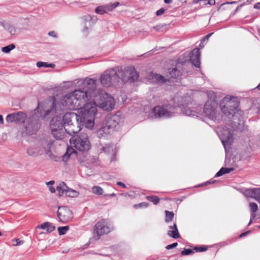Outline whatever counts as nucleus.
Segmentation results:
<instances>
[{
  "label": "nucleus",
  "mask_w": 260,
  "mask_h": 260,
  "mask_svg": "<svg viewBox=\"0 0 260 260\" xmlns=\"http://www.w3.org/2000/svg\"><path fill=\"white\" fill-rule=\"evenodd\" d=\"M103 150L106 153H110L111 151L113 152V154L111 158V161H113L115 159V151H114V148L112 146L108 144L106 145L105 147H103Z\"/></svg>",
  "instance_id": "31"
},
{
  "label": "nucleus",
  "mask_w": 260,
  "mask_h": 260,
  "mask_svg": "<svg viewBox=\"0 0 260 260\" xmlns=\"http://www.w3.org/2000/svg\"><path fill=\"white\" fill-rule=\"evenodd\" d=\"M242 5H240V6L238 7L234 11V12L233 13V14H236L238 11L239 10V8L242 6Z\"/></svg>",
  "instance_id": "64"
},
{
  "label": "nucleus",
  "mask_w": 260,
  "mask_h": 260,
  "mask_svg": "<svg viewBox=\"0 0 260 260\" xmlns=\"http://www.w3.org/2000/svg\"><path fill=\"white\" fill-rule=\"evenodd\" d=\"M217 104L213 101H208L204 108V113L206 116L216 122H219L222 119L220 113H217L216 108Z\"/></svg>",
  "instance_id": "10"
},
{
  "label": "nucleus",
  "mask_w": 260,
  "mask_h": 260,
  "mask_svg": "<svg viewBox=\"0 0 260 260\" xmlns=\"http://www.w3.org/2000/svg\"><path fill=\"white\" fill-rule=\"evenodd\" d=\"M27 153L29 156H36L38 154H43V151L40 150V147L38 145L37 147H30L28 148Z\"/></svg>",
  "instance_id": "24"
},
{
  "label": "nucleus",
  "mask_w": 260,
  "mask_h": 260,
  "mask_svg": "<svg viewBox=\"0 0 260 260\" xmlns=\"http://www.w3.org/2000/svg\"><path fill=\"white\" fill-rule=\"evenodd\" d=\"M96 80L86 78L79 79L76 83V86L79 89L65 95L61 100L62 107L69 110L79 109L85 105L89 101L88 96L91 98L97 96L95 95V84Z\"/></svg>",
  "instance_id": "1"
},
{
  "label": "nucleus",
  "mask_w": 260,
  "mask_h": 260,
  "mask_svg": "<svg viewBox=\"0 0 260 260\" xmlns=\"http://www.w3.org/2000/svg\"><path fill=\"white\" fill-rule=\"evenodd\" d=\"M37 66L39 68L41 67H50L53 68L55 67V64L52 63H48L46 62L39 61L37 63Z\"/></svg>",
  "instance_id": "37"
},
{
  "label": "nucleus",
  "mask_w": 260,
  "mask_h": 260,
  "mask_svg": "<svg viewBox=\"0 0 260 260\" xmlns=\"http://www.w3.org/2000/svg\"><path fill=\"white\" fill-rule=\"evenodd\" d=\"M254 8L256 9H260V3L255 4L254 6Z\"/></svg>",
  "instance_id": "59"
},
{
  "label": "nucleus",
  "mask_w": 260,
  "mask_h": 260,
  "mask_svg": "<svg viewBox=\"0 0 260 260\" xmlns=\"http://www.w3.org/2000/svg\"><path fill=\"white\" fill-rule=\"evenodd\" d=\"M193 253V251L190 249H185L184 250L182 251L181 254L183 255H186L191 254Z\"/></svg>",
  "instance_id": "48"
},
{
  "label": "nucleus",
  "mask_w": 260,
  "mask_h": 260,
  "mask_svg": "<svg viewBox=\"0 0 260 260\" xmlns=\"http://www.w3.org/2000/svg\"><path fill=\"white\" fill-rule=\"evenodd\" d=\"M49 190L50 191V192L51 193H54L55 192V188L53 187H52V186H49Z\"/></svg>",
  "instance_id": "60"
},
{
  "label": "nucleus",
  "mask_w": 260,
  "mask_h": 260,
  "mask_svg": "<svg viewBox=\"0 0 260 260\" xmlns=\"http://www.w3.org/2000/svg\"><path fill=\"white\" fill-rule=\"evenodd\" d=\"M139 74L134 67H127L123 70L117 67L107 70L101 77V82L105 86L123 84L127 82H134L138 80Z\"/></svg>",
  "instance_id": "2"
},
{
  "label": "nucleus",
  "mask_w": 260,
  "mask_h": 260,
  "mask_svg": "<svg viewBox=\"0 0 260 260\" xmlns=\"http://www.w3.org/2000/svg\"><path fill=\"white\" fill-rule=\"evenodd\" d=\"M6 121L8 123H12L13 122H15V118L14 113L10 114L7 115L6 117Z\"/></svg>",
  "instance_id": "45"
},
{
  "label": "nucleus",
  "mask_w": 260,
  "mask_h": 260,
  "mask_svg": "<svg viewBox=\"0 0 260 260\" xmlns=\"http://www.w3.org/2000/svg\"><path fill=\"white\" fill-rule=\"evenodd\" d=\"M50 128L51 131H53L54 128L55 130L62 129L64 128V125L62 122L61 118L60 117L56 116L53 117L50 121Z\"/></svg>",
  "instance_id": "17"
},
{
  "label": "nucleus",
  "mask_w": 260,
  "mask_h": 260,
  "mask_svg": "<svg viewBox=\"0 0 260 260\" xmlns=\"http://www.w3.org/2000/svg\"><path fill=\"white\" fill-rule=\"evenodd\" d=\"M217 133L220 138L222 142H230L233 137V134L232 129L226 127H220L217 128Z\"/></svg>",
  "instance_id": "13"
},
{
  "label": "nucleus",
  "mask_w": 260,
  "mask_h": 260,
  "mask_svg": "<svg viewBox=\"0 0 260 260\" xmlns=\"http://www.w3.org/2000/svg\"><path fill=\"white\" fill-rule=\"evenodd\" d=\"M82 123H80V120L76 121L70 125L67 124V126H64L66 132L71 136L75 135L77 134L81 129V125H83Z\"/></svg>",
  "instance_id": "14"
},
{
  "label": "nucleus",
  "mask_w": 260,
  "mask_h": 260,
  "mask_svg": "<svg viewBox=\"0 0 260 260\" xmlns=\"http://www.w3.org/2000/svg\"><path fill=\"white\" fill-rule=\"evenodd\" d=\"M93 192L96 194L101 195L103 193V189L100 186H95L92 188Z\"/></svg>",
  "instance_id": "41"
},
{
  "label": "nucleus",
  "mask_w": 260,
  "mask_h": 260,
  "mask_svg": "<svg viewBox=\"0 0 260 260\" xmlns=\"http://www.w3.org/2000/svg\"><path fill=\"white\" fill-rule=\"evenodd\" d=\"M162 27V26H160V25H157V26H154L153 27V28L155 30H156V31H159L160 29Z\"/></svg>",
  "instance_id": "57"
},
{
  "label": "nucleus",
  "mask_w": 260,
  "mask_h": 260,
  "mask_svg": "<svg viewBox=\"0 0 260 260\" xmlns=\"http://www.w3.org/2000/svg\"><path fill=\"white\" fill-rule=\"evenodd\" d=\"M166 9H164V8H160V9H159L158 10H157L156 12V16H161L166 11Z\"/></svg>",
  "instance_id": "50"
},
{
  "label": "nucleus",
  "mask_w": 260,
  "mask_h": 260,
  "mask_svg": "<svg viewBox=\"0 0 260 260\" xmlns=\"http://www.w3.org/2000/svg\"><path fill=\"white\" fill-rule=\"evenodd\" d=\"M57 214L59 221L63 223L70 221L73 218L72 211L66 206L59 207Z\"/></svg>",
  "instance_id": "12"
},
{
  "label": "nucleus",
  "mask_w": 260,
  "mask_h": 260,
  "mask_svg": "<svg viewBox=\"0 0 260 260\" xmlns=\"http://www.w3.org/2000/svg\"><path fill=\"white\" fill-rule=\"evenodd\" d=\"M80 116L78 114L74 112H68L66 113L61 119L64 126L67 124L70 125L71 123L75 122L76 121L79 120Z\"/></svg>",
  "instance_id": "16"
},
{
  "label": "nucleus",
  "mask_w": 260,
  "mask_h": 260,
  "mask_svg": "<svg viewBox=\"0 0 260 260\" xmlns=\"http://www.w3.org/2000/svg\"><path fill=\"white\" fill-rule=\"evenodd\" d=\"M48 104L51 107V108L46 110L45 115H43V117L48 115L51 112H57L58 106H57V104L54 98H53L52 100L48 101Z\"/></svg>",
  "instance_id": "22"
},
{
  "label": "nucleus",
  "mask_w": 260,
  "mask_h": 260,
  "mask_svg": "<svg viewBox=\"0 0 260 260\" xmlns=\"http://www.w3.org/2000/svg\"><path fill=\"white\" fill-rule=\"evenodd\" d=\"M238 106L236 98L234 96H225L220 103L222 112L226 116H234Z\"/></svg>",
  "instance_id": "5"
},
{
  "label": "nucleus",
  "mask_w": 260,
  "mask_h": 260,
  "mask_svg": "<svg viewBox=\"0 0 260 260\" xmlns=\"http://www.w3.org/2000/svg\"><path fill=\"white\" fill-rule=\"evenodd\" d=\"M119 5V2H116L113 4H109L105 5V8L106 9L107 12L112 11L114 8Z\"/></svg>",
  "instance_id": "36"
},
{
  "label": "nucleus",
  "mask_w": 260,
  "mask_h": 260,
  "mask_svg": "<svg viewBox=\"0 0 260 260\" xmlns=\"http://www.w3.org/2000/svg\"><path fill=\"white\" fill-rule=\"evenodd\" d=\"M67 188L68 186L66 185V184L64 182H62L60 183L59 185L56 187V190L58 193V196L61 197L63 194H66Z\"/></svg>",
  "instance_id": "26"
},
{
  "label": "nucleus",
  "mask_w": 260,
  "mask_h": 260,
  "mask_svg": "<svg viewBox=\"0 0 260 260\" xmlns=\"http://www.w3.org/2000/svg\"><path fill=\"white\" fill-rule=\"evenodd\" d=\"M41 104L39 103L38 107L34 111V114L26 119L24 127L25 132L28 135H31L36 134L40 127L39 120L42 115L38 113Z\"/></svg>",
  "instance_id": "4"
},
{
  "label": "nucleus",
  "mask_w": 260,
  "mask_h": 260,
  "mask_svg": "<svg viewBox=\"0 0 260 260\" xmlns=\"http://www.w3.org/2000/svg\"><path fill=\"white\" fill-rule=\"evenodd\" d=\"M120 120L121 118L118 116L114 115L108 118L105 125L112 132L118 126Z\"/></svg>",
  "instance_id": "15"
},
{
  "label": "nucleus",
  "mask_w": 260,
  "mask_h": 260,
  "mask_svg": "<svg viewBox=\"0 0 260 260\" xmlns=\"http://www.w3.org/2000/svg\"><path fill=\"white\" fill-rule=\"evenodd\" d=\"M178 245V243L177 242L174 243L172 244L168 245L166 246L167 249H171L175 248Z\"/></svg>",
  "instance_id": "51"
},
{
  "label": "nucleus",
  "mask_w": 260,
  "mask_h": 260,
  "mask_svg": "<svg viewBox=\"0 0 260 260\" xmlns=\"http://www.w3.org/2000/svg\"><path fill=\"white\" fill-rule=\"evenodd\" d=\"M177 109V107L168 104L156 106L153 108L152 112L155 117L170 118L175 115Z\"/></svg>",
  "instance_id": "8"
},
{
  "label": "nucleus",
  "mask_w": 260,
  "mask_h": 260,
  "mask_svg": "<svg viewBox=\"0 0 260 260\" xmlns=\"http://www.w3.org/2000/svg\"><path fill=\"white\" fill-rule=\"evenodd\" d=\"M15 241L16 242V243L15 244H14V245H15V246L20 245L22 244H23V241H20V240H19V239H16Z\"/></svg>",
  "instance_id": "54"
},
{
  "label": "nucleus",
  "mask_w": 260,
  "mask_h": 260,
  "mask_svg": "<svg viewBox=\"0 0 260 260\" xmlns=\"http://www.w3.org/2000/svg\"><path fill=\"white\" fill-rule=\"evenodd\" d=\"M96 83L95 84V85ZM95 86V95L98 96L99 100L95 101L100 104V107L104 110L111 111L112 110L115 105L114 99L109 96L106 93L102 91H99L96 90Z\"/></svg>",
  "instance_id": "7"
},
{
  "label": "nucleus",
  "mask_w": 260,
  "mask_h": 260,
  "mask_svg": "<svg viewBox=\"0 0 260 260\" xmlns=\"http://www.w3.org/2000/svg\"><path fill=\"white\" fill-rule=\"evenodd\" d=\"M4 123V119L3 116L2 115H0V124H3Z\"/></svg>",
  "instance_id": "63"
},
{
  "label": "nucleus",
  "mask_w": 260,
  "mask_h": 260,
  "mask_svg": "<svg viewBox=\"0 0 260 260\" xmlns=\"http://www.w3.org/2000/svg\"><path fill=\"white\" fill-rule=\"evenodd\" d=\"M54 128L53 131H51L52 135L57 140H61L63 139L65 136V129L64 128L56 129Z\"/></svg>",
  "instance_id": "23"
},
{
  "label": "nucleus",
  "mask_w": 260,
  "mask_h": 260,
  "mask_svg": "<svg viewBox=\"0 0 260 260\" xmlns=\"http://www.w3.org/2000/svg\"><path fill=\"white\" fill-rule=\"evenodd\" d=\"M15 47V46L13 44H11L8 46L3 47L2 50L3 52L8 53L10 52L12 50L14 49Z\"/></svg>",
  "instance_id": "39"
},
{
  "label": "nucleus",
  "mask_w": 260,
  "mask_h": 260,
  "mask_svg": "<svg viewBox=\"0 0 260 260\" xmlns=\"http://www.w3.org/2000/svg\"><path fill=\"white\" fill-rule=\"evenodd\" d=\"M4 28L8 31L11 35H13L16 33V29L14 26L11 25L9 24H7L6 25H3Z\"/></svg>",
  "instance_id": "35"
},
{
  "label": "nucleus",
  "mask_w": 260,
  "mask_h": 260,
  "mask_svg": "<svg viewBox=\"0 0 260 260\" xmlns=\"http://www.w3.org/2000/svg\"><path fill=\"white\" fill-rule=\"evenodd\" d=\"M88 30V26H87V24H85V26L84 27V28L83 29V32H87Z\"/></svg>",
  "instance_id": "61"
},
{
  "label": "nucleus",
  "mask_w": 260,
  "mask_h": 260,
  "mask_svg": "<svg viewBox=\"0 0 260 260\" xmlns=\"http://www.w3.org/2000/svg\"><path fill=\"white\" fill-rule=\"evenodd\" d=\"M39 228L46 230L48 233H50L55 230V226L50 222H46L38 226Z\"/></svg>",
  "instance_id": "27"
},
{
  "label": "nucleus",
  "mask_w": 260,
  "mask_h": 260,
  "mask_svg": "<svg viewBox=\"0 0 260 260\" xmlns=\"http://www.w3.org/2000/svg\"><path fill=\"white\" fill-rule=\"evenodd\" d=\"M147 205L146 204V203H140L139 204H138V205H135L134 206V207L135 208H138V207H147Z\"/></svg>",
  "instance_id": "52"
},
{
  "label": "nucleus",
  "mask_w": 260,
  "mask_h": 260,
  "mask_svg": "<svg viewBox=\"0 0 260 260\" xmlns=\"http://www.w3.org/2000/svg\"><path fill=\"white\" fill-rule=\"evenodd\" d=\"M76 152L74 150V149L72 148H68L66 151V153L62 156V160L64 162H67L69 157L74 154H75Z\"/></svg>",
  "instance_id": "29"
},
{
  "label": "nucleus",
  "mask_w": 260,
  "mask_h": 260,
  "mask_svg": "<svg viewBox=\"0 0 260 260\" xmlns=\"http://www.w3.org/2000/svg\"><path fill=\"white\" fill-rule=\"evenodd\" d=\"M193 249L197 252H203L207 250V247H195Z\"/></svg>",
  "instance_id": "49"
},
{
  "label": "nucleus",
  "mask_w": 260,
  "mask_h": 260,
  "mask_svg": "<svg viewBox=\"0 0 260 260\" xmlns=\"http://www.w3.org/2000/svg\"><path fill=\"white\" fill-rule=\"evenodd\" d=\"M82 19L84 22V24H87V23H88V25L89 26L91 25V21L92 20V17L90 15H85L82 17Z\"/></svg>",
  "instance_id": "44"
},
{
  "label": "nucleus",
  "mask_w": 260,
  "mask_h": 260,
  "mask_svg": "<svg viewBox=\"0 0 260 260\" xmlns=\"http://www.w3.org/2000/svg\"><path fill=\"white\" fill-rule=\"evenodd\" d=\"M183 113L187 116H196L195 112L187 107L184 109L183 110Z\"/></svg>",
  "instance_id": "43"
},
{
  "label": "nucleus",
  "mask_w": 260,
  "mask_h": 260,
  "mask_svg": "<svg viewBox=\"0 0 260 260\" xmlns=\"http://www.w3.org/2000/svg\"><path fill=\"white\" fill-rule=\"evenodd\" d=\"M250 233L249 231H247V232H244V233H242L240 235V237L241 238V237H243L244 236H245L246 235H247L248 234H249Z\"/></svg>",
  "instance_id": "62"
},
{
  "label": "nucleus",
  "mask_w": 260,
  "mask_h": 260,
  "mask_svg": "<svg viewBox=\"0 0 260 260\" xmlns=\"http://www.w3.org/2000/svg\"><path fill=\"white\" fill-rule=\"evenodd\" d=\"M166 217H165V222L167 223H169L171 221L174 216V214L173 211H169L168 210H166L165 211Z\"/></svg>",
  "instance_id": "33"
},
{
  "label": "nucleus",
  "mask_w": 260,
  "mask_h": 260,
  "mask_svg": "<svg viewBox=\"0 0 260 260\" xmlns=\"http://www.w3.org/2000/svg\"><path fill=\"white\" fill-rule=\"evenodd\" d=\"M93 96L90 98L88 96L89 101H87L86 104L80 109V113L78 115L80 116V122L84 124L88 128L91 129L95 123V116L97 113V105L95 101L99 100L98 96Z\"/></svg>",
  "instance_id": "3"
},
{
  "label": "nucleus",
  "mask_w": 260,
  "mask_h": 260,
  "mask_svg": "<svg viewBox=\"0 0 260 260\" xmlns=\"http://www.w3.org/2000/svg\"><path fill=\"white\" fill-rule=\"evenodd\" d=\"M113 230V227L106 220L102 219L98 221L94 225L93 239L98 240L100 237L108 234Z\"/></svg>",
  "instance_id": "9"
},
{
  "label": "nucleus",
  "mask_w": 260,
  "mask_h": 260,
  "mask_svg": "<svg viewBox=\"0 0 260 260\" xmlns=\"http://www.w3.org/2000/svg\"><path fill=\"white\" fill-rule=\"evenodd\" d=\"M117 184L119 186L122 187L123 188H125L126 187L125 184L121 182H117Z\"/></svg>",
  "instance_id": "56"
},
{
  "label": "nucleus",
  "mask_w": 260,
  "mask_h": 260,
  "mask_svg": "<svg viewBox=\"0 0 260 260\" xmlns=\"http://www.w3.org/2000/svg\"><path fill=\"white\" fill-rule=\"evenodd\" d=\"M250 210L251 211L250 216L251 219H254L256 216V212L258 210L257 205L253 202H250L249 204Z\"/></svg>",
  "instance_id": "28"
},
{
  "label": "nucleus",
  "mask_w": 260,
  "mask_h": 260,
  "mask_svg": "<svg viewBox=\"0 0 260 260\" xmlns=\"http://www.w3.org/2000/svg\"><path fill=\"white\" fill-rule=\"evenodd\" d=\"M58 233L60 235H64L69 230V226H59L58 228Z\"/></svg>",
  "instance_id": "42"
},
{
  "label": "nucleus",
  "mask_w": 260,
  "mask_h": 260,
  "mask_svg": "<svg viewBox=\"0 0 260 260\" xmlns=\"http://www.w3.org/2000/svg\"><path fill=\"white\" fill-rule=\"evenodd\" d=\"M40 150L43 151L46 154H48L51 152V148L52 146V142L47 140H43L39 142V144Z\"/></svg>",
  "instance_id": "19"
},
{
  "label": "nucleus",
  "mask_w": 260,
  "mask_h": 260,
  "mask_svg": "<svg viewBox=\"0 0 260 260\" xmlns=\"http://www.w3.org/2000/svg\"><path fill=\"white\" fill-rule=\"evenodd\" d=\"M155 77V79L159 82L164 83L166 81L164 77L160 75L156 74Z\"/></svg>",
  "instance_id": "47"
},
{
  "label": "nucleus",
  "mask_w": 260,
  "mask_h": 260,
  "mask_svg": "<svg viewBox=\"0 0 260 260\" xmlns=\"http://www.w3.org/2000/svg\"><path fill=\"white\" fill-rule=\"evenodd\" d=\"M200 56L201 54L199 48H195L192 51L190 60L192 64L197 68H200Z\"/></svg>",
  "instance_id": "18"
},
{
  "label": "nucleus",
  "mask_w": 260,
  "mask_h": 260,
  "mask_svg": "<svg viewBox=\"0 0 260 260\" xmlns=\"http://www.w3.org/2000/svg\"><path fill=\"white\" fill-rule=\"evenodd\" d=\"M147 199L153 203L154 205H157L159 202V199L156 196H147Z\"/></svg>",
  "instance_id": "40"
},
{
  "label": "nucleus",
  "mask_w": 260,
  "mask_h": 260,
  "mask_svg": "<svg viewBox=\"0 0 260 260\" xmlns=\"http://www.w3.org/2000/svg\"><path fill=\"white\" fill-rule=\"evenodd\" d=\"M253 199H254L258 202H260V188H253Z\"/></svg>",
  "instance_id": "34"
},
{
  "label": "nucleus",
  "mask_w": 260,
  "mask_h": 260,
  "mask_svg": "<svg viewBox=\"0 0 260 260\" xmlns=\"http://www.w3.org/2000/svg\"><path fill=\"white\" fill-rule=\"evenodd\" d=\"M208 39H209L206 38V36H204L203 37V38L202 39V41H201L199 46H201L202 43H204V42L207 41L208 40Z\"/></svg>",
  "instance_id": "55"
},
{
  "label": "nucleus",
  "mask_w": 260,
  "mask_h": 260,
  "mask_svg": "<svg viewBox=\"0 0 260 260\" xmlns=\"http://www.w3.org/2000/svg\"><path fill=\"white\" fill-rule=\"evenodd\" d=\"M79 193L78 191L68 187L66 194L67 196L71 198H76L79 196Z\"/></svg>",
  "instance_id": "32"
},
{
  "label": "nucleus",
  "mask_w": 260,
  "mask_h": 260,
  "mask_svg": "<svg viewBox=\"0 0 260 260\" xmlns=\"http://www.w3.org/2000/svg\"><path fill=\"white\" fill-rule=\"evenodd\" d=\"M208 4L211 6L214 5L215 4V0H209L208 1Z\"/></svg>",
  "instance_id": "58"
},
{
  "label": "nucleus",
  "mask_w": 260,
  "mask_h": 260,
  "mask_svg": "<svg viewBox=\"0 0 260 260\" xmlns=\"http://www.w3.org/2000/svg\"><path fill=\"white\" fill-rule=\"evenodd\" d=\"M70 142L77 150L80 151H87L90 147L88 136L85 133L74 136L70 139Z\"/></svg>",
  "instance_id": "6"
},
{
  "label": "nucleus",
  "mask_w": 260,
  "mask_h": 260,
  "mask_svg": "<svg viewBox=\"0 0 260 260\" xmlns=\"http://www.w3.org/2000/svg\"><path fill=\"white\" fill-rule=\"evenodd\" d=\"M244 194L246 197L253 198V188L245 189Z\"/></svg>",
  "instance_id": "46"
},
{
  "label": "nucleus",
  "mask_w": 260,
  "mask_h": 260,
  "mask_svg": "<svg viewBox=\"0 0 260 260\" xmlns=\"http://www.w3.org/2000/svg\"><path fill=\"white\" fill-rule=\"evenodd\" d=\"M186 63H177L175 68H173L168 72L167 74V79L169 82H174L181 77L183 74L187 73L188 72L186 69Z\"/></svg>",
  "instance_id": "11"
},
{
  "label": "nucleus",
  "mask_w": 260,
  "mask_h": 260,
  "mask_svg": "<svg viewBox=\"0 0 260 260\" xmlns=\"http://www.w3.org/2000/svg\"><path fill=\"white\" fill-rule=\"evenodd\" d=\"M234 170L233 168H221L220 170L215 175V177H218L222 176L223 174L229 173Z\"/></svg>",
  "instance_id": "30"
},
{
  "label": "nucleus",
  "mask_w": 260,
  "mask_h": 260,
  "mask_svg": "<svg viewBox=\"0 0 260 260\" xmlns=\"http://www.w3.org/2000/svg\"><path fill=\"white\" fill-rule=\"evenodd\" d=\"M95 11L97 14H101V15H103L105 13H107L106 9L105 8V5L98 6L95 9Z\"/></svg>",
  "instance_id": "38"
},
{
  "label": "nucleus",
  "mask_w": 260,
  "mask_h": 260,
  "mask_svg": "<svg viewBox=\"0 0 260 260\" xmlns=\"http://www.w3.org/2000/svg\"><path fill=\"white\" fill-rule=\"evenodd\" d=\"M169 229L170 230L168 232V236L174 239L180 238V236L178 232L176 223H174L173 226H169Z\"/></svg>",
  "instance_id": "20"
},
{
  "label": "nucleus",
  "mask_w": 260,
  "mask_h": 260,
  "mask_svg": "<svg viewBox=\"0 0 260 260\" xmlns=\"http://www.w3.org/2000/svg\"><path fill=\"white\" fill-rule=\"evenodd\" d=\"M111 132L105 124L103 125L97 132V135L99 138H107Z\"/></svg>",
  "instance_id": "21"
},
{
  "label": "nucleus",
  "mask_w": 260,
  "mask_h": 260,
  "mask_svg": "<svg viewBox=\"0 0 260 260\" xmlns=\"http://www.w3.org/2000/svg\"><path fill=\"white\" fill-rule=\"evenodd\" d=\"M48 35L51 36V37H54V38H56L57 37L56 33L55 31H49L48 32Z\"/></svg>",
  "instance_id": "53"
},
{
  "label": "nucleus",
  "mask_w": 260,
  "mask_h": 260,
  "mask_svg": "<svg viewBox=\"0 0 260 260\" xmlns=\"http://www.w3.org/2000/svg\"><path fill=\"white\" fill-rule=\"evenodd\" d=\"M14 114L16 122L23 123L25 122L26 119V115L25 113L20 111L15 113Z\"/></svg>",
  "instance_id": "25"
}]
</instances>
